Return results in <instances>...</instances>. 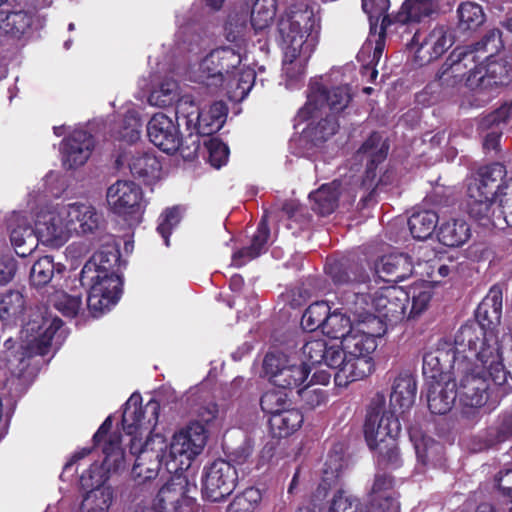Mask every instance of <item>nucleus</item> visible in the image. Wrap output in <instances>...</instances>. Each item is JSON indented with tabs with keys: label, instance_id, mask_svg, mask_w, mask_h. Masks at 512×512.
Wrapping results in <instances>:
<instances>
[{
	"label": "nucleus",
	"instance_id": "obj_28",
	"mask_svg": "<svg viewBox=\"0 0 512 512\" xmlns=\"http://www.w3.org/2000/svg\"><path fill=\"white\" fill-rule=\"evenodd\" d=\"M67 223L71 234H88L96 231L101 223L102 215L89 203H63Z\"/></svg>",
	"mask_w": 512,
	"mask_h": 512
},
{
	"label": "nucleus",
	"instance_id": "obj_56",
	"mask_svg": "<svg viewBox=\"0 0 512 512\" xmlns=\"http://www.w3.org/2000/svg\"><path fill=\"white\" fill-rule=\"evenodd\" d=\"M261 408L271 416L288 409L287 393L278 390H270L263 394L260 400Z\"/></svg>",
	"mask_w": 512,
	"mask_h": 512
},
{
	"label": "nucleus",
	"instance_id": "obj_5",
	"mask_svg": "<svg viewBox=\"0 0 512 512\" xmlns=\"http://www.w3.org/2000/svg\"><path fill=\"white\" fill-rule=\"evenodd\" d=\"M505 168L495 163L480 168L467 182V210L484 227H512V177L497 186Z\"/></svg>",
	"mask_w": 512,
	"mask_h": 512
},
{
	"label": "nucleus",
	"instance_id": "obj_17",
	"mask_svg": "<svg viewBox=\"0 0 512 512\" xmlns=\"http://www.w3.org/2000/svg\"><path fill=\"white\" fill-rule=\"evenodd\" d=\"M401 432L400 417L385 409V397L376 394L368 407L364 424L365 439L371 449L392 438H397Z\"/></svg>",
	"mask_w": 512,
	"mask_h": 512
},
{
	"label": "nucleus",
	"instance_id": "obj_52",
	"mask_svg": "<svg viewBox=\"0 0 512 512\" xmlns=\"http://www.w3.org/2000/svg\"><path fill=\"white\" fill-rule=\"evenodd\" d=\"M32 17L24 11L11 12L0 22V31L18 37L31 26Z\"/></svg>",
	"mask_w": 512,
	"mask_h": 512
},
{
	"label": "nucleus",
	"instance_id": "obj_27",
	"mask_svg": "<svg viewBox=\"0 0 512 512\" xmlns=\"http://www.w3.org/2000/svg\"><path fill=\"white\" fill-rule=\"evenodd\" d=\"M417 385L413 375L408 372L399 373L392 382L389 410L403 418L416 398Z\"/></svg>",
	"mask_w": 512,
	"mask_h": 512
},
{
	"label": "nucleus",
	"instance_id": "obj_60",
	"mask_svg": "<svg viewBox=\"0 0 512 512\" xmlns=\"http://www.w3.org/2000/svg\"><path fill=\"white\" fill-rule=\"evenodd\" d=\"M180 219L181 214L179 209L176 207L166 209L159 217L157 231L164 239L166 246H169V235L171 230L179 224Z\"/></svg>",
	"mask_w": 512,
	"mask_h": 512
},
{
	"label": "nucleus",
	"instance_id": "obj_19",
	"mask_svg": "<svg viewBox=\"0 0 512 512\" xmlns=\"http://www.w3.org/2000/svg\"><path fill=\"white\" fill-rule=\"evenodd\" d=\"M351 100L352 93L348 85L326 90L322 83L313 81L309 85L307 102L299 110V116L307 119L314 113L327 114L328 110L338 113L347 108Z\"/></svg>",
	"mask_w": 512,
	"mask_h": 512
},
{
	"label": "nucleus",
	"instance_id": "obj_34",
	"mask_svg": "<svg viewBox=\"0 0 512 512\" xmlns=\"http://www.w3.org/2000/svg\"><path fill=\"white\" fill-rule=\"evenodd\" d=\"M437 8V0H405L394 20L401 25L420 22L436 12Z\"/></svg>",
	"mask_w": 512,
	"mask_h": 512
},
{
	"label": "nucleus",
	"instance_id": "obj_37",
	"mask_svg": "<svg viewBox=\"0 0 512 512\" xmlns=\"http://www.w3.org/2000/svg\"><path fill=\"white\" fill-rule=\"evenodd\" d=\"M128 167L134 177L150 183L159 176L160 163L157 158L148 152H137L128 160Z\"/></svg>",
	"mask_w": 512,
	"mask_h": 512
},
{
	"label": "nucleus",
	"instance_id": "obj_50",
	"mask_svg": "<svg viewBox=\"0 0 512 512\" xmlns=\"http://www.w3.org/2000/svg\"><path fill=\"white\" fill-rule=\"evenodd\" d=\"M142 132V122L136 110H128L118 130L115 132V137L127 143H134L140 139Z\"/></svg>",
	"mask_w": 512,
	"mask_h": 512
},
{
	"label": "nucleus",
	"instance_id": "obj_54",
	"mask_svg": "<svg viewBox=\"0 0 512 512\" xmlns=\"http://www.w3.org/2000/svg\"><path fill=\"white\" fill-rule=\"evenodd\" d=\"M411 298V308L408 317H415L425 311L432 298V287L429 283H418L413 285L409 291Z\"/></svg>",
	"mask_w": 512,
	"mask_h": 512
},
{
	"label": "nucleus",
	"instance_id": "obj_31",
	"mask_svg": "<svg viewBox=\"0 0 512 512\" xmlns=\"http://www.w3.org/2000/svg\"><path fill=\"white\" fill-rule=\"evenodd\" d=\"M453 43L448 30L443 27L434 28L416 51L420 64L428 63L440 57Z\"/></svg>",
	"mask_w": 512,
	"mask_h": 512
},
{
	"label": "nucleus",
	"instance_id": "obj_3",
	"mask_svg": "<svg viewBox=\"0 0 512 512\" xmlns=\"http://www.w3.org/2000/svg\"><path fill=\"white\" fill-rule=\"evenodd\" d=\"M141 402L140 394L130 396L125 404L122 424L124 431L132 436L130 453L137 456L132 476L145 483L157 476L159 465L166 460L167 444L160 434L148 437L157 424L159 404L149 401L142 408Z\"/></svg>",
	"mask_w": 512,
	"mask_h": 512
},
{
	"label": "nucleus",
	"instance_id": "obj_4",
	"mask_svg": "<svg viewBox=\"0 0 512 512\" xmlns=\"http://www.w3.org/2000/svg\"><path fill=\"white\" fill-rule=\"evenodd\" d=\"M320 18L306 4L289 6L279 17L277 31L283 51L282 72L288 86L300 80L320 36Z\"/></svg>",
	"mask_w": 512,
	"mask_h": 512
},
{
	"label": "nucleus",
	"instance_id": "obj_30",
	"mask_svg": "<svg viewBox=\"0 0 512 512\" xmlns=\"http://www.w3.org/2000/svg\"><path fill=\"white\" fill-rule=\"evenodd\" d=\"M412 271L410 257L402 253L382 256L374 264L375 277L387 283L403 281L412 274Z\"/></svg>",
	"mask_w": 512,
	"mask_h": 512
},
{
	"label": "nucleus",
	"instance_id": "obj_16",
	"mask_svg": "<svg viewBox=\"0 0 512 512\" xmlns=\"http://www.w3.org/2000/svg\"><path fill=\"white\" fill-rule=\"evenodd\" d=\"M177 120H185L191 133L210 135L219 131L225 123L227 107L224 102L216 101L207 109L200 110L193 98L182 96L176 107Z\"/></svg>",
	"mask_w": 512,
	"mask_h": 512
},
{
	"label": "nucleus",
	"instance_id": "obj_8",
	"mask_svg": "<svg viewBox=\"0 0 512 512\" xmlns=\"http://www.w3.org/2000/svg\"><path fill=\"white\" fill-rule=\"evenodd\" d=\"M62 326L57 317H45L35 313L21 331V343L9 338L4 342L6 361L12 374L21 376L28 366L27 360L34 355H45L56 332Z\"/></svg>",
	"mask_w": 512,
	"mask_h": 512
},
{
	"label": "nucleus",
	"instance_id": "obj_64",
	"mask_svg": "<svg viewBox=\"0 0 512 512\" xmlns=\"http://www.w3.org/2000/svg\"><path fill=\"white\" fill-rule=\"evenodd\" d=\"M35 233L34 230H32L30 227H18L13 228L11 230V242L15 246L16 249H20L23 246L30 244L29 251L32 250V246L34 245L35 240Z\"/></svg>",
	"mask_w": 512,
	"mask_h": 512
},
{
	"label": "nucleus",
	"instance_id": "obj_18",
	"mask_svg": "<svg viewBox=\"0 0 512 512\" xmlns=\"http://www.w3.org/2000/svg\"><path fill=\"white\" fill-rule=\"evenodd\" d=\"M263 368L269 381L282 389L299 387L309 376L308 364L296 357L269 353L263 361Z\"/></svg>",
	"mask_w": 512,
	"mask_h": 512
},
{
	"label": "nucleus",
	"instance_id": "obj_53",
	"mask_svg": "<svg viewBox=\"0 0 512 512\" xmlns=\"http://www.w3.org/2000/svg\"><path fill=\"white\" fill-rule=\"evenodd\" d=\"M459 28L462 30H474L485 21L482 7L476 3L467 2L458 8Z\"/></svg>",
	"mask_w": 512,
	"mask_h": 512
},
{
	"label": "nucleus",
	"instance_id": "obj_57",
	"mask_svg": "<svg viewBox=\"0 0 512 512\" xmlns=\"http://www.w3.org/2000/svg\"><path fill=\"white\" fill-rule=\"evenodd\" d=\"M343 468L342 456L338 453H332L328 455V458L324 464L322 486L323 490L336 483L339 474Z\"/></svg>",
	"mask_w": 512,
	"mask_h": 512
},
{
	"label": "nucleus",
	"instance_id": "obj_1",
	"mask_svg": "<svg viewBox=\"0 0 512 512\" xmlns=\"http://www.w3.org/2000/svg\"><path fill=\"white\" fill-rule=\"evenodd\" d=\"M458 350L470 355V369L456 373L451 381L456 383V396L464 405L480 407L487 400V377L497 385L507 381L508 373L502 363L501 347L496 336L489 332L483 334L469 327L458 331Z\"/></svg>",
	"mask_w": 512,
	"mask_h": 512
},
{
	"label": "nucleus",
	"instance_id": "obj_36",
	"mask_svg": "<svg viewBox=\"0 0 512 512\" xmlns=\"http://www.w3.org/2000/svg\"><path fill=\"white\" fill-rule=\"evenodd\" d=\"M304 417L300 410L288 408L270 417L269 424L273 436L285 438L295 433L303 424Z\"/></svg>",
	"mask_w": 512,
	"mask_h": 512
},
{
	"label": "nucleus",
	"instance_id": "obj_38",
	"mask_svg": "<svg viewBox=\"0 0 512 512\" xmlns=\"http://www.w3.org/2000/svg\"><path fill=\"white\" fill-rule=\"evenodd\" d=\"M268 237L269 229L263 219L258 226L256 234L253 236L251 245L235 252L232 256V264L236 267H241L264 253L267 249Z\"/></svg>",
	"mask_w": 512,
	"mask_h": 512
},
{
	"label": "nucleus",
	"instance_id": "obj_47",
	"mask_svg": "<svg viewBox=\"0 0 512 512\" xmlns=\"http://www.w3.org/2000/svg\"><path fill=\"white\" fill-rule=\"evenodd\" d=\"M63 270V265H55L51 257L44 256L37 260L31 268V284L36 287L44 286L51 281L55 271H57V273H61Z\"/></svg>",
	"mask_w": 512,
	"mask_h": 512
},
{
	"label": "nucleus",
	"instance_id": "obj_62",
	"mask_svg": "<svg viewBox=\"0 0 512 512\" xmlns=\"http://www.w3.org/2000/svg\"><path fill=\"white\" fill-rule=\"evenodd\" d=\"M208 159L215 168H220L227 163L229 149L226 144L218 139H211L207 143Z\"/></svg>",
	"mask_w": 512,
	"mask_h": 512
},
{
	"label": "nucleus",
	"instance_id": "obj_44",
	"mask_svg": "<svg viewBox=\"0 0 512 512\" xmlns=\"http://www.w3.org/2000/svg\"><path fill=\"white\" fill-rule=\"evenodd\" d=\"M112 487H100L88 490L83 497L81 512H108L113 502Z\"/></svg>",
	"mask_w": 512,
	"mask_h": 512
},
{
	"label": "nucleus",
	"instance_id": "obj_39",
	"mask_svg": "<svg viewBox=\"0 0 512 512\" xmlns=\"http://www.w3.org/2000/svg\"><path fill=\"white\" fill-rule=\"evenodd\" d=\"M470 227L463 219H450L442 223L438 230V240L448 247H459L470 238Z\"/></svg>",
	"mask_w": 512,
	"mask_h": 512
},
{
	"label": "nucleus",
	"instance_id": "obj_9",
	"mask_svg": "<svg viewBox=\"0 0 512 512\" xmlns=\"http://www.w3.org/2000/svg\"><path fill=\"white\" fill-rule=\"evenodd\" d=\"M111 426L112 419L108 417L93 437L95 443L104 440L102 450L105 458L102 464L93 463L87 471L82 473L80 485L83 489L92 490L100 487H110L105 485L110 478V474L117 473L126 467V456L120 445V435L112 434L107 437Z\"/></svg>",
	"mask_w": 512,
	"mask_h": 512
},
{
	"label": "nucleus",
	"instance_id": "obj_33",
	"mask_svg": "<svg viewBox=\"0 0 512 512\" xmlns=\"http://www.w3.org/2000/svg\"><path fill=\"white\" fill-rule=\"evenodd\" d=\"M299 121H308L307 127L304 129V137L310 140L315 146H318L331 137L337 130L338 124L328 114L314 113L307 119L297 114Z\"/></svg>",
	"mask_w": 512,
	"mask_h": 512
},
{
	"label": "nucleus",
	"instance_id": "obj_29",
	"mask_svg": "<svg viewBox=\"0 0 512 512\" xmlns=\"http://www.w3.org/2000/svg\"><path fill=\"white\" fill-rule=\"evenodd\" d=\"M502 290L499 287H492L477 309V317L481 323L480 326H468L477 331L481 330L483 334L492 332L499 344L495 327L500 324L502 315Z\"/></svg>",
	"mask_w": 512,
	"mask_h": 512
},
{
	"label": "nucleus",
	"instance_id": "obj_35",
	"mask_svg": "<svg viewBox=\"0 0 512 512\" xmlns=\"http://www.w3.org/2000/svg\"><path fill=\"white\" fill-rule=\"evenodd\" d=\"M388 145L378 133H373L361 146L357 152V157L361 161H366L367 177L372 174L376 176L375 167L381 163L387 156Z\"/></svg>",
	"mask_w": 512,
	"mask_h": 512
},
{
	"label": "nucleus",
	"instance_id": "obj_61",
	"mask_svg": "<svg viewBox=\"0 0 512 512\" xmlns=\"http://www.w3.org/2000/svg\"><path fill=\"white\" fill-rule=\"evenodd\" d=\"M81 298L79 296H71L64 292H60L55 296L54 306L63 315L74 317L77 315L81 307Z\"/></svg>",
	"mask_w": 512,
	"mask_h": 512
},
{
	"label": "nucleus",
	"instance_id": "obj_46",
	"mask_svg": "<svg viewBox=\"0 0 512 512\" xmlns=\"http://www.w3.org/2000/svg\"><path fill=\"white\" fill-rule=\"evenodd\" d=\"M368 294H365L362 291H357L354 293V300H356L357 296L366 297V303H361L358 305L359 310L362 312H371L372 309L379 312L382 316L387 307L389 306L390 299L386 297L388 294V286L380 287L379 289H375L371 284L368 285Z\"/></svg>",
	"mask_w": 512,
	"mask_h": 512
},
{
	"label": "nucleus",
	"instance_id": "obj_23",
	"mask_svg": "<svg viewBox=\"0 0 512 512\" xmlns=\"http://www.w3.org/2000/svg\"><path fill=\"white\" fill-rule=\"evenodd\" d=\"M185 484L184 478L174 477L159 490L153 499L143 501L136 512H179L187 501Z\"/></svg>",
	"mask_w": 512,
	"mask_h": 512
},
{
	"label": "nucleus",
	"instance_id": "obj_49",
	"mask_svg": "<svg viewBox=\"0 0 512 512\" xmlns=\"http://www.w3.org/2000/svg\"><path fill=\"white\" fill-rule=\"evenodd\" d=\"M179 97L178 83L173 79H165L160 85L153 89L148 97L150 105L158 107H167L174 102H178Z\"/></svg>",
	"mask_w": 512,
	"mask_h": 512
},
{
	"label": "nucleus",
	"instance_id": "obj_2",
	"mask_svg": "<svg viewBox=\"0 0 512 512\" xmlns=\"http://www.w3.org/2000/svg\"><path fill=\"white\" fill-rule=\"evenodd\" d=\"M360 302L366 303V297L357 296L353 300L352 318L341 312L330 313L322 332L332 339L341 340L339 348L348 358V370L354 363V368L360 373L369 375L373 368L370 355L377 347V338L384 335L386 324L377 315L359 310Z\"/></svg>",
	"mask_w": 512,
	"mask_h": 512
},
{
	"label": "nucleus",
	"instance_id": "obj_58",
	"mask_svg": "<svg viewBox=\"0 0 512 512\" xmlns=\"http://www.w3.org/2000/svg\"><path fill=\"white\" fill-rule=\"evenodd\" d=\"M378 451V463L385 467L396 468L400 465V457L396 438H392L375 447Z\"/></svg>",
	"mask_w": 512,
	"mask_h": 512
},
{
	"label": "nucleus",
	"instance_id": "obj_13",
	"mask_svg": "<svg viewBox=\"0 0 512 512\" xmlns=\"http://www.w3.org/2000/svg\"><path fill=\"white\" fill-rule=\"evenodd\" d=\"M458 333L454 344L440 342L438 346L425 353L423 357V374L432 380H452L456 373H464L470 369V355L468 352H459Z\"/></svg>",
	"mask_w": 512,
	"mask_h": 512
},
{
	"label": "nucleus",
	"instance_id": "obj_15",
	"mask_svg": "<svg viewBox=\"0 0 512 512\" xmlns=\"http://www.w3.org/2000/svg\"><path fill=\"white\" fill-rule=\"evenodd\" d=\"M302 350L304 357L311 365L324 363L327 367L336 370L334 379L339 386H345L367 376L354 368V363H352L349 370L347 369L346 362L348 358L337 344L328 345L326 340L322 338L311 339L306 341Z\"/></svg>",
	"mask_w": 512,
	"mask_h": 512
},
{
	"label": "nucleus",
	"instance_id": "obj_63",
	"mask_svg": "<svg viewBox=\"0 0 512 512\" xmlns=\"http://www.w3.org/2000/svg\"><path fill=\"white\" fill-rule=\"evenodd\" d=\"M328 512H358V501L344 491H338L331 502Z\"/></svg>",
	"mask_w": 512,
	"mask_h": 512
},
{
	"label": "nucleus",
	"instance_id": "obj_40",
	"mask_svg": "<svg viewBox=\"0 0 512 512\" xmlns=\"http://www.w3.org/2000/svg\"><path fill=\"white\" fill-rule=\"evenodd\" d=\"M340 183L333 181L329 184L322 185L319 189L311 192L309 198L311 200L312 209L321 215L332 213L338 203Z\"/></svg>",
	"mask_w": 512,
	"mask_h": 512
},
{
	"label": "nucleus",
	"instance_id": "obj_6",
	"mask_svg": "<svg viewBox=\"0 0 512 512\" xmlns=\"http://www.w3.org/2000/svg\"><path fill=\"white\" fill-rule=\"evenodd\" d=\"M243 60L240 50L220 47L193 63L189 67L188 77L191 81L214 90L225 89L231 94V98L242 100L248 95L255 81L254 70L242 64Z\"/></svg>",
	"mask_w": 512,
	"mask_h": 512
},
{
	"label": "nucleus",
	"instance_id": "obj_24",
	"mask_svg": "<svg viewBox=\"0 0 512 512\" xmlns=\"http://www.w3.org/2000/svg\"><path fill=\"white\" fill-rule=\"evenodd\" d=\"M147 134L150 141L167 154L175 153L182 143L178 125L163 113L153 115L147 124Z\"/></svg>",
	"mask_w": 512,
	"mask_h": 512
},
{
	"label": "nucleus",
	"instance_id": "obj_42",
	"mask_svg": "<svg viewBox=\"0 0 512 512\" xmlns=\"http://www.w3.org/2000/svg\"><path fill=\"white\" fill-rule=\"evenodd\" d=\"M276 0H256L251 11V27L255 34L266 33L276 15Z\"/></svg>",
	"mask_w": 512,
	"mask_h": 512
},
{
	"label": "nucleus",
	"instance_id": "obj_43",
	"mask_svg": "<svg viewBox=\"0 0 512 512\" xmlns=\"http://www.w3.org/2000/svg\"><path fill=\"white\" fill-rule=\"evenodd\" d=\"M438 223V215L431 210L418 211L411 215L408 226L412 236L418 240L429 238Z\"/></svg>",
	"mask_w": 512,
	"mask_h": 512
},
{
	"label": "nucleus",
	"instance_id": "obj_11",
	"mask_svg": "<svg viewBox=\"0 0 512 512\" xmlns=\"http://www.w3.org/2000/svg\"><path fill=\"white\" fill-rule=\"evenodd\" d=\"M500 31L491 30L475 45L455 48L440 68L437 77L444 87H455L464 77L473 72L474 64L480 61V53L497 50L500 47Z\"/></svg>",
	"mask_w": 512,
	"mask_h": 512
},
{
	"label": "nucleus",
	"instance_id": "obj_51",
	"mask_svg": "<svg viewBox=\"0 0 512 512\" xmlns=\"http://www.w3.org/2000/svg\"><path fill=\"white\" fill-rule=\"evenodd\" d=\"M330 307L325 301H317L311 304L301 319L303 329L314 331L318 328L324 329V322L329 317Z\"/></svg>",
	"mask_w": 512,
	"mask_h": 512
},
{
	"label": "nucleus",
	"instance_id": "obj_10",
	"mask_svg": "<svg viewBox=\"0 0 512 512\" xmlns=\"http://www.w3.org/2000/svg\"><path fill=\"white\" fill-rule=\"evenodd\" d=\"M362 8L369 17L370 34L357 58L362 63L363 74L373 81L378 75L375 66L379 63L385 47V32L391 24L390 18L384 16L389 8V0H362Z\"/></svg>",
	"mask_w": 512,
	"mask_h": 512
},
{
	"label": "nucleus",
	"instance_id": "obj_7",
	"mask_svg": "<svg viewBox=\"0 0 512 512\" xmlns=\"http://www.w3.org/2000/svg\"><path fill=\"white\" fill-rule=\"evenodd\" d=\"M116 253H95L81 271L82 285L89 288L87 305L93 316L110 310L119 300L120 277L113 271Z\"/></svg>",
	"mask_w": 512,
	"mask_h": 512
},
{
	"label": "nucleus",
	"instance_id": "obj_14",
	"mask_svg": "<svg viewBox=\"0 0 512 512\" xmlns=\"http://www.w3.org/2000/svg\"><path fill=\"white\" fill-rule=\"evenodd\" d=\"M208 434L198 421L191 422L172 437L167 445L165 465L169 471H178L190 466L191 461L204 449Z\"/></svg>",
	"mask_w": 512,
	"mask_h": 512
},
{
	"label": "nucleus",
	"instance_id": "obj_45",
	"mask_svg": "<svg viewBox=\"0 0 512 512\" xmlns=\"http://www.w3.org/2000/svg\"><path fill=\"white\" fill-rule=\"evenodd\" d=\"M390 299L389 306L385 310L380 318L384 317L389 321H398L404 318L406 315L407 304L409 302V294L400 287L393 285L388 286V294L386 295ZM383 321V319H381Z\"/></svg>",
	"mask_w": 512,
	"mask_h": 512
},
{
	"label": "nucleus",
	"instance_id": "obj_22",
	"mask_svg": "<svg viewBox=\"0 0 512 512\" xmlns=\"http://www.w3.org/2000/svg\"><path fill=\"white\" fill-rule=\"evenodd\" d=\"M63 203L42 211L35 220L34 233L38 241L51 248L63 246L71 237Z\"/></svg>",
	"mask_w": 512,
	"mask_h": 512
},
{
	"label": "nucleus",
	"instance_id": "obj_21",
	"mask_svg": "<svg viewBox=\"0 0 512 512\" xmlns=\"http://www.w3.org/2000/svg\"><path fill=\"white\" fill-rule=\"evenodd\" d=\"M106 201L110 210L134 222L140 221L143 212V191L131 180H117L106 192Z\"/></svg>",
	"mask_w": 512,
	"mask_h": 512
},
{
	"label": "nucleus",
	"instance_id": "obj_12",
	"mask_svg": "<svg viewBox=\"0 0 512 512\" xmlns=\"http://www.w3.org/2000/svg\"><path fill=\"white\" fill-rule=\"evenodd\" d=\"M501 47L502 41L500 40V47L497 50L488 52L483 50L480 53V59H485L487 63H475L473 72L466 77V86L474 92L475 100L479 101L474 104L475 106L488 102L493 96V92L510 80L507 63L503 60H492L493 54Z\"/></svg>",
	"mask_w": 512,
	"mask_h": 512
},
{
	"label": "nucleus",
	"instance_id": "obj_25",
	"mask_svg": "<svg viewBox=\"0 0 512 512\" xmlns=\"http://www.w3.org/2000/svg\"><path fill=\"white\" fill-rule=\"evenodd\" d=\"M399 509L392 477L377 473L366 504V512H399Z\"/></svg>",
	"mask_w": 512,
	"mask_h": 512
},
{
	"label": "nucleus",
	"instance_id": "obj_48",
	"mask_svg": "<svg viewBox=\"0 0 512 512\" xmlns=\"http://www.w3.org/2000/svg\"><path fill=\"white\" fill-rule=\"evenodd\" d=\"M250 29L247 26V16L245 13L231 15L225 27V37L227 41L235 43L238 48L245 46L249 39Z\"/></svg>",
	"mask_w": 512,
	"mask_h": 512
},
{
	"label": "nucleus",
	"instance_id": "obj_55",
	"mask_svg": "<svg viewBox=\"0 0 512 512\" xmlns=\"http://www.w3.org/2000/svg\"><path fill=\"white\" fill-rule=\"evenodd\" d=\"M262 500L261 491L250 487L237 495L228 506L229 512H254Z\"/></svg>",
	"mask_w": 512,
	"mask_h": 512
},
{
	"label": "nucleus",
	"instance_id": "obj_20",
	"mask_svg": "<svg viewBox=\"0 0 512 512\" xmlns=\"http://www.w3.org/2000/svg\"><path fill=\"white\" fill-rule=\"evenodd\" d=\"M237 480V470L230 462L216 460L203 470L202 496L211 502L223 501L235 490Z\"/></svg>",
	"mask_w": 512,
	"mask_h": 512
},
{
	"label": "nucleus",
	"instance_id": "obj_26",
	"mask_svg": "<svg viewBox=\"0 0 512 512\" xmlns=\"http://www.w3.org/2000/svg\"><path fill=\"white\" fill-rule=\"evenodd\" d=\"M94 149L93 137L84 130L74 131L61 147L62 162L66 169H77L90 158Z\"/></svg>",
	"mask_w": 512,
	"mask_h": 512
},
{
	"label": "nucleus",
	"instance_id": "obj_32",
	"mask_svg": "<svg viewBox=\"0 0 512 512\" xmlns=\"http://www.w3.org/2000/svg\"><path fill=\"white\" fill-rule=\"evenodd\" d=\"M456 397L454 381L431 382L427 394L428 407L434 414H445L452 408Z\"/></svg>",
	"mask_w": 512,
	"mask_h": 512
},
{
	"label": "nucleus",
	"instance_id": "obj_41",
	"mask_svg": "<svg viewBox=\"0 0 512 512\" xmlns=\"http://www.w3.org/2000/svg\"><path fill=\"white\" fill-rule=\"evenodd\" d=\"M26 307L24 296L15 290H8L0 296V319L6 324L16 323Z\"/></svg>",
	"mask_w": 512,
	"mask_h": 512
},
{
	"label": "nucleus",
	"instance_id": "obj_59",
	"mask_svg": "<svg viewBox=\"0 0 512 512\" xmlns=\"http://www.w3.org/2000/svg\"><path fill=\"white\" fill-rule=\"evenodd\" d=\"M303 408L306 410H314L326 403L327 394L322 388L308 385L298 391Z\"/></svg>",
	"mask_w": 512,
	"mask_h": 512
}]
</instances>
